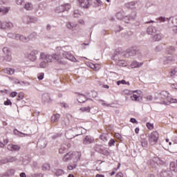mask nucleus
Listing matches in <instances>:
<instances>
[{"mask_svg": "<svg viewBox=\"0 0 177 177\" xmlns=\"http://www.w3.org/2000/svg\"><path fill=\"white\" fill-rule=\"evenodd\" d=\"M148 142L150 146H156L158 143V139H160V134L157 131H152L148 134Z\"/></svg>", "mask_w": 177, "mask_h": 177, "instance_id": "obj_1", "label": "nucleus"}, {"mask_svg": "<svg viewBox=\"0 0 177 177\" xmlns=\"http://www.w3.org/2000/svg\"><path fill=\"white\" fill-rule=\"evenodd\" d=\"M81 158V152H68L62 158V161L64 162H67V161H70V160H76L78 161Z\"/></svg>", "mask_w": 177, "mask_h": 177, "instance_id": "obj_2", "label": "nucleus"}, {"mask_svg": "<svg viewBox=\"0 0 177 177\" xmlns=\"http://www.w3.org/2000/svg\"><path fill=\"white\" fill-rule=\"evenodd\" d=\"M168 92L163 91H161L159 96L161 99H162V102H161L162 104H171V103H176V100H174V99H168ZM167 99V100H169V102L165 101V100Z\"/></svg>", "mask_w": 177, "mask_h": 177, "instance_id": "obj_3", "label": "nucleus"}, {"mask_svg": "<svg viewBox=\"0 0 177 177\" xmlns=\"http://www.w3.org/2000/svg\"><path fill=\"white\" fill-rule=\"evenodd\" d=\"M37 37V33L33 32L30 35L29 37H26L24 35H15V39H19L20 41H22L23 42H28L30 39H32L33 38H35Z\"/></svg>", "mask_w": 177, "mask_h": 177, "instance_id": "obj_4", "label": "nucleus"}, {"mask_svg": "<svg viewBox=\"0 0 177 177\" xmlns=\"http://www.w3.org/2000/svg\"><path fill=\"white\" fill-rule=\"evenodd\" d=\"M70 9H71V5L69 3H65L57 7L55 10V12L57 13H62V12L70 10Z\"/></svg>", "mask_w": 177, "mask_h": 177, "instance_id": "obj_5", "label": "nucleus"}, {"mask_svg": "<svg viewBox=\"0 0 177 177\" xmlns=\"http://www.w3.org/2000/svg\"><path fill=\"white\" fill-rule=\"evenodd\" d=\"M62 55L63 56V59H67L68 60H70L71 62H77V59L74 55H72L71 53H68L67 51H62Z\"/></svg>", "mask_w": 177, "mask_h": 177, "instance_id": "obj_6", "label": "nucleus"}, {"mask_svg": "<svg viewBox=\"0 0 177 177\" xmlns=\"http://www.w3.org/2000/svg\"><path fill=\"white\" fill-rule=\"evenodd\" d=\"M133 93H136L137 95H142V91L137 90V91H131L129 89H124L122 92V95L124 96L127 95L129 96V95H132Z\"/></svg>", "mask_w": 177, "mask_h": 177, "instance_id": "obj_7", "label": "nucleus"}, {"mask_svg": "<svg viewBox=\"0 0 177 177\" xmlns=\"http://www.w3.org/2000/svg\"><path fill=\"white\" fill-rule=\"evenodd\" d=\"M40 57L41 60H45L46 63H50L53 59H54L53 55H46L44 53H41Z\"/></svg>", "mask_w": 177, "mask_h": 177, "instance_id": "obj_8", "label": "nucleus"}, {"mask_svg": "<svg viewBox=\"0 0 177 177\" xmlns=\"http://www.w3.org/2000/svg\"><path fill=\"white\" fill-rule=\"evenodd\" d=\"M63 53V50H60L59 53H56L53 57L54 59L57 60V62H59V63H62V61L63 60V55H62Z\"/></svg>", "mask_w": 177, "mask_h": 177, "instance_id": "obj_9", "label": "nucleus"}, {"mask_svg": "<svg viewBox=\"0 0 177 177\" xmlns=\"http://www.w3.org/2000/svg\"><path fill=\"white\" fill-rule=\"evenodd\" d=\"M37 55H38L37 50H32L28 55V59H30L31 62H35V60H37Z\"/></svg>", "mask_w": 177, "mask_h": 177, "instance_id": "obj_10", "label": "nucleus"}, {"mask_svg": "<svg viewBox=\"0 0 177 177\" xmlns=\"http://www.w3.org/2000/svg\"><path fill=\"white\" fill-rule=\"evenodd\" d=\"M14 161H16V157H8L6 159H3L0 161L1 165L3 164H8V162H13Z\"/></svg>", "mask_w": 177, "mask_h": 177, "instance_id": "obj_11", "label": "nucleus"}, {"mask_svg": "<svg viewBox=\"0 0 177 177\" xmlns=\"http://www.w3.org/2000/svg\"><path fill=\"white\" fill-rule=\"evenodd\" d=\"M77 1L81 8H89V0H78Z\"/></svg>", "mask_w": 177, "mask_h": 177, "instance_id": "obj_12", "label": "nucleus"}, {"mask_svg": "<svg viewBox=\"0 0 177 177\" xmlns=\"http://www.w3.org/2000/svg\"><path fill=\"white\" fill-rule=\"evenodd\" d=\"M3 73L8 74V75H13V74H15V68H5L3 69Z\"/></svg>", "mask_w": 177, "mask_h": 177, "instance_id": "obj_13", "label": "nucleus"}, {"mask_svg": "<svg viewBox=\"0 0 177 177\" xmlns=\"http://www.w3.org/2000/svg\"><path fill=\"white\" fill-rule=\"evenodd\" d=\"M8 149L10 150L11 151H17L20 150V147L16 145H8Z\"/></svg>", "mask_w": 177, "mask_h": 177, "instance_id": "obj_14", "label": "nucleus"}, {"mask_svg": "<svg viewBox=\"0 0 177 177\" xmlns=\"http://www.w3.org/2000/svg\"><path fill=\"white\" fill-rule=\"evenodd\" d=\"M93 142H95V140L93 138L88 136H86V138L83 140L84 145H89L91 143H93Z\"/></svg>", "mask_w": 177, "mask_h": 177, "instance_id": "obj_15", "label": "nucleus"}, {"mask_svg": "<svg viewBox=\"0 0 177 177\" xmlns=\"http://www.w3.org/2000/svg\"><path fill=\"white\" fill-rule=\"evenodd\" d=\"M77 102H79V103H84V102H86V97L82 94H80L77 96Z\"/></svg>", "mask_w": 177, "mask_h": 177, "instance_id": "obj_16", "label": "nucleus"}, {"mask_svg": "<svg viewBox=\"0 0 177 177\" xmlns=\"http://www.w3.org/2000/svg\"><path fill=\"white\" fill-rule=\"evenodd\" d=\"M142 65L143 63H139L136 61H134L131 63V66L132 67V68H138L139 67H142Z\"/></svg>", "mask_w": 177, "mask_h": 177, "instance_id": "obj_17", "label": "nucleus"}, {"mask_svg": "<svg viewBox=\"0 0 177 177\" xmlns=\"http://www.w3.org/2000/svg\"><path fill=\"white\" fill-rule=\"evenodd\" d=\"M59 120H60V115L59 114H54L52 117H51V122H57L59 121Z\"/></svg>", "mask_w": 177, "mask_h": 177, "instance_id": "obj_18", "label": "nucleus"}, {"mask_svg": "<svg viewBox=\"0 0 177 177\" xmlns=\"http://www.w3.org/2000/svg\"><path fill=\"white\" fill-rule=\"evenodd\" d=\"M127 53L125 55L126 57H129V56H134V55H136V50H135V49H132L131 50H128L127 51Z\"/></svg>", "mask_w": 177, "mask_h": 177, "instance_id": "obj_19", "label": "nucleus"}, {"mask_svg": "<svg viewBox=\"0 0 177 177\" xmlns=\"http://www.w3.org/2000/svg\"><path fill=\"white\" fill-rule=\"evenodd\" d=\"M140 95L141 94H138V95L133 94V95H131L130 97V98L131 99V100H133V102H138V101H139V99L140 97Z\"/></svg>", "mask_w": 177, "mask_h": 177, "instance_id": "obj_20", "label": "nucleus"}, {"mask_svg": "<svg viewBox=\"0 0 177 177\" xmlns=\"http://www.w3.org/2000/svg\"><path fill=\"white\" fill-rule=\"evenodd\" d=\"M91 68L94 70V71H97L98 70H100V65L99 64H92Z\"/></svg>", "mask_w": 177, "mask_h": 177, "instance_id": "obj_21", "label": "nucleus"}, {"mask_svg": "<svg viewBox=\"0 0 177 177\" xmlns=\"http://www.w3.org/2000/svg\"><path fill=\"white\" fill-rule=\"evenodd\" d=\"M25 9H26V10H32V4L30 3H27L25 4Z\"/></svg>", "mask_w": 177, "mask_h": 177, "instance_id": "obj_22", "label": "nucleus"}, {"mask_svg": "<svg viewBox=\"0 0 177 177\" xmlns=\"http://www.w3.org/2000/svg\"><path fill=\"white\" fill-rule=\"evenodd\" d=\"M64 174V171L62 169H57L55 171V175L57 176H61V175H63Z\"/></svg>", "mask_w": 177, "mask_h": 177, "instance_id": "obj_23", "label": "nucleus"}, {"mask_svg": "<svg viewBox=\"0 0 177 177\" xmlns=\"http://www.w3.org/2000/svg\"><path fill=\"white\" fill-rule=\"evenodd\" d=\"M9 12V8H0V13H3V15H6Z\"/></svg>", "mask_w": 177, "mask_h": 177, "instance_id": "obj_24", "label": "nucleus"}, {"mask_svg": "<svg viewBox=\"0 0 177 177\" xmlns=\"http://www.w3.org/2000/svg\"><path fill=\"white\" fill-rule=\"evenodd\" d=\"M171 171H174V172L177 171L176 167H175V162H172L170 164Z\"/></svg>", "mask_w": 177, "mask_h": 177, "instance_id": "obj_25", "label": "nucleus"}, {"mask_svg": "<svg viewBox=\"0 0 177 177\" xmlns=\"http://www.w3.org/2000/svg\"><path fill=\"white\" fill-rule=\"evenodd\" d=\"M81 111H87V113H89L91 111V107L89 106H86V107H82L80 108Z\"/></svg>", "mask_w": 177, "mask_h": 177, "instance_id": "obj_26", "label": "nucleus"}, {"mask_svg": "<svg viewBox=\"0 0 177 177\" xmlns=\"http://www.w3.org/2000/svg\"><path fill=\"white\" fill-rule=\"evenodd\" d=\"M160 176L162 177H169V175H168V171H164L160 172Z\"/></svg>", "mask_w": 177, "mask_h": 177, "instance_id": "obj_27", "label": "nucleus"}, {"mask_svg": "<svg viewBox=\"0 0 177 177\" xmlns=\"http://www.w3.org/2000/svg\"><path fill=\"white\" fill-rule=\"evenodd\" d=\"M154 41H161V35H156L153 36Z\"/></svg>", "mask_w": 177, "mask_h": 177, "instance_id": "obj_28", "label": "nucleus"}, {"mask_svg": "<svg viewBox=\"0 0 177 177\" xmlns=\"http://www.w3.org/2000/svg\"><path fill=\"white\" fill-rule=\"evenodd\" d=\"M120 168V165L118 167V168H113L112 170V172L110 173L111 176H113V175H115V172H117L118 171V169Z\"/></svg>", "mask_w": 177, "mask_h": 177, "instance_id": "obj_29", "label": "nucleus"}, {"mask_svg": "<svg viewBox=\"0 0 177 177\" xmlns=\"http://www.w3.org/2000/svg\"><path fill=\"white\" fill-rule=\"evenodd\" d=\"M141 145L142 147H147V146L149 145L147 140H143L141 142Z\"/></svg>", "mask_w": 177, "mask_h": 177, "instance_id": "obj_30", "label": "nucleus"}, {"mask_svg": "<svg viewBox=\"0 0 177 177\" xmlns=\"http://www.w3.org/2000/svg\"><path fill=\"white\" fill-rule=\"evenodd\" d=\"M147 127L148 128V129H150V130L153 129L154 124H151L150 122H147Z\"/></svg>", "mask_w": 177, "mask_h": 177, "instance_id": "obj_31", "label": "nucleus"}, {"mask_svg": "<svg viewBox=\"0 0 177 177\" xmlns=\"http://www.w3.org/2000/svg\"><path fill=\"white\" fill-rule=\"evenodd\" d=\"M48 62H46L45 60H43V62H41L40 64V67L41 68H45V67H46V64Z\"/></svg>", "mask_w": 177, "mask_h": 177, "instance_id": "obj_32", "label": "nucleus"}, {"mask_svg": "<svg viewBox=\"0 0 177 177\" xmlns=\"http://www.w3.org/2000/svg\"><path fill=\"white\" fill-rule=\"evenodd\" d=\"M100 139L103 140V142H107V137L104 134L101 135Z\"/></svg>", "mask_w": 177, "mask_h": 177, "instance_id": "obj_33", "label": "nucleus"}, {"mask_svg": "<svg viewBox=\"0 0 177 177\" xmlns=\"http://www.w3.org/2000/svg\"><path fill=\"white\" fill-rule=\"evenodd\" d=\"M114 143H115V140H114V139H111L109 142V146L111 147V146H114Z\"/></svg>", "mask_w": 177, "mask_h": 177, "instance_id": "obj_34", "label": "nucleus"}, {"mask_svg": "<svg viewBox=\"0 0 177 177\" xmlns=\"http://www.w3.org/2000/svg\"><path fill=\"white\" fill-rule=\"evenodd\" d=\"M66 27L67 28H69V30H73V28H74V26H73L70 22L66 24Z\"/></svg>", "mask_w": 177, "mask_h": 177, "instance_id": "obj_35", "label": "nucleus"}, {"mask_svg": "<svg viewBox=\"0 0 177 177\" xmlns=\"http://www.w3.org/2000/svg\"><path fill=\"white\" fill-rule=\"evenodd\" d=\"M4 105L12 106V102L10 101V100H7L6 101L4 102Z\"/></svg>", "mask_w": 177, "mask_h": 177, "instance_id": "obj_36", "label": "nucleus"}, {"mask_svg": "<svg viewBox=\"0 0 177 177\" xmlns=\"http://www.w3.org/2000/svg\"><path fill=\"white\" fill-rule=\"evenodd\" d=\"M44 73H39V75H38V76H37V78H38V80H44Z\"/></svg>", "mask_w": 177, "mask_h": 177, "instance_id": "obj_37", "label": "nucleus"}, {"mask_svg": "<svg viewBox=\"0 0 177 177\" xmlns=\"http://www.w3.org/2000/svg\"><path fill=\"white\" fill-rule=\"evenodd\" d=\"M10 96L11 97H16V96H17V92L16 91H13L10 93Z\"/></svg>", "mask_w": 177, "mask_h": 177, "instance_id": "obj_38", "label": "nucleus"}, {"mask_svg": "<svg viewBox=\"0 0 177 177\" xmlns=\"http://www.w3.org/2000/svg\"><path fill=\"white\" fill-rule=\"evenodd\" d=\"M148 34H153V28L152 27H149L147 30Z\"/></svg>", "mask_w": 177, "mask_h": 177, "instance_id": "obj_39", "label": "nucleus"}, {"mask_svg": "<svg viewBox=\"0 0 177 177\" xmlns=\"http://www.w3.org/2000/svg\"><path fill=\"white\" fill-rule=\"evenodd\" d=\"M145 99H147V100L151 101L153 100V96H151V95H148L145 97Z\"/></svg>", "mask_w": 177, "mask_h": 177, "instance_id": "obj_40", "label": "nucleus"}, {"mask_svg": "<svg viewBox=\"0 0 177 177\" xmlns=\"http://www.w3.org/2000/svg\"><path fill=\"white\" fill-rule=\"evenodd\" d=\"M49 168H50V166H49V165H46V167L45 165L42 167L43 171H46V169H49Z\"/></svg>", "mask_w": 177, "mask_h": 177, "instance_id": "obj_41", "label": "nucleus"}, {"mask_svg": "<svg viewBox=\"0 0 177 177\" xmlns=\"http://www.w3.org/2000/svg\"><path fill=\"white\" fill-rule=\"evenodd\" d=\"M74 168H75V165H68V169H69V171H73V169H74Z\"/></svg>", "mask_w": 177, "mask_h": 177, "instance_id": "obj_42", "label": "nucleus"}, {"mask_svg": "<svg viewBox=\"0 0 177 177\" xmlns=\"http://www.w3.org/2000/svg\"><path fill=\"white\" fill-rule=\"evenodd\" d=\"M78 16H80V12L78 10H75L74 11V17H78Z\"/></svg>", "mask_w": 177, "mask_h": 177, "instance_id": "obj_43", "label": "nucleus"}, {"mask_svg": "<svg viewBox=\"0 0 177 177\" xmlns=\"http://www.w3.org/2000/svg\"><path fill=\"white\" fill-rule=\"evenodd\" d=\"M115 138H116V139H121V138H122L121 134L116 133L115 134Z\"/></svg>", "mask_w": 177, "mask_h": 177, "instance_id": "obj_44", "label": "nucleus"}, {"mask_svg": "<svg viewBox=\"0 0 177 177\" xmlns=\"http://www.w3.org/2000/svg\"><path fill=\"white\" fill-rule=\"evenodd\" d=\"M33 177H44V174H35L33 175Z\"/></svg>", "mask_w": 177, "mask_h": 177, "instance_id": "obj_45", "label": "nucleus"}, {"mask_svg": "<svg viewBox=\"0 0 177 177\" xmlns=\"http://www.w3.org/2000/svg\"><path fill=\"white\" fill-rule=\"evenodd\" d=\"M115 177H124V174H122V172H118Z\"/></svg>", "mask_w": 177, "mask_h": 177, "instance_id": "obj_46", "label": "nucleus"}, {"mask_svg": "<svg viewBox=\"0 0 177 177\" xmlns=\"http://www.w3.org/2000/svg\"><path fill=\"white\" fill-rule=\"evenodd\" d=\"M130 121L133 123V124H138V122L136 120V119L132 118H131Z\"/></svg>", "mask_w": 177, "mask_h": 177, "instance_id": "obj_47", "label": "nucleus"}, {"mask_svg": "<svg viewBox=\"0 0 177 177\" xmlns=\"http://www.w3.org/2000/svg\"><path fill=\"white\" fill-rule=\"evenodd\" d=\"M18 97H19V99H20V100L23 99V97H24V94H23V93H19Z\"/></svg>", "mask_w": 177, "mask_h": 177, "instance_id": "obj_48", "label": "nucleus"}, {"mask_svg": "<svg viewBox=\"0 0 177 177\" xmlns=\"http://www.w3.org/2000/svg\"><path fill=\"white\" fill-rule=\"evenodd\" d=\"M9 172H10V174H8V175H15V169H11Z\"/></svg>", "mask_w": 177, "mask_h": 177, "instance_id": "obj_49", "label": "nucleus"}, {"mask_svg": "<svg viewBox=\"0 0 177 177\" xmlns=\"http://www.w3.org/2000/svg\"><path fill=\"white\" fill-rule=\"evenodd\" d=\"M17 5H21L23 3V0H17Z\"/></svg>", "mask_w": 177, "mask_h": 177, "instance_id": "obj_50", "label": "nucleus"}, {"mask_svg": "<svg viewBox=\"0 0 177 177\" xmlns=\"http://www.w3.org/2000/svg\"><path fill=\"white\" fill-rule=\"evenodd\" d=\"M176 73V70L174 69L173 71H171V75H175V74Z\"/></svg>", "mask_w": 177, "mask_h": 177, "instance_id": "obj_51", "label": "nucleus"}, {"mask_svg": "<svg viewBox=\"0 0 177 177\" xmlns=\"http://www.w3.org/2000/svg\"><path fill=\"white\" fill-rule=\"evenodd\" d=\"M121 84H122L123 85H125L127 84H128L125 80H120Z\"/></svg>", "mask_w": 177, "mask_h": 177, "instance_id": "obj_52", "label": "nucleus"}, {"mask_svg": "<svg viewBox=\"0 0 177 177\" xmlns=\"http://www.w3.org/2000/svg\"><path fill=\"white\" fill-rule=\"evenodd\" d=\"M20 177H27V176H26V173H21Z\"/></svg>", "mask_w": 177, "mask_h": 177, "instance_id": "obj_53", "label": "nucleus"}, {"mask_svg": "<svg viewBox=\"0 0 177 177\" xmlns=\"http://www.w3.org/2000/svg\"><path fill=\"white\" fill-rule=\"evenodd\" d=\"M4 143H5L6 145H8V143H9V140H8V138H6V139L4 140Z\"/></svg>", "mask_w": 177, "mask_h": 177, "instance_id": "obj_54", "label": "nucleus"}, {"mask_svg": "<svg viewBox=\"0 0 177 177\" xmlns=\"http://www.w3.org/2000/svg\"><path fill=\"white\" fill-rule=\"evenodd\" d=\"M95 177H104V175L103 174H97Z\"/></svg>", "mask_w": 177, "mask_h": 177, "instance_id": "obj_55", "label": "nucleus"}, {"mask_svg": "<svg viewBox=\"0 0 177 177\" xmlns=\"http://www.w3.org/2000/svg\"><path fill=\"white\" fill-rule=\"evenodd\" d=\"M139 131H140V130H139V128L137 127V128H136V129H135V133H139Z\"/></svg>", "mask_w": 177, "mask_h": 177, "instance_id": "obj_56", "label": "nucleus"}, {"mask_svg": "<svg viewBox=\"0 0 177 177\" xmlns=\"http://www.w3.org/2000/svg\"><path fill=\"white\" fill-rule=\"evenodd\" d=\"M64 149L62 148L59 149V152L60 154H63Z\"/></svg>", "mask_w": 177, "mask_h": 177, "instance_id": "obj_57", "label": "nucleus"}, {"mask_svg": "<svg viewBox=\"0 0 177 177\" xmlns=\"http://www.w3.org/2000/svg\"><path fill=\"white\" fill-rule=\"evenodd\" d=\"M159 20H160V21H165V18H164V17H160V18L159 19Z\"/></svg>", "mask_w": 177, "mask_h": 177, "instance_id": "obj_58", "label": "nucleus"}, {"mask_svg": "<svg viewBox=\"0 0 177 177\" xmlns=\"http://www.w3.org/2000/svg\"><path fill=\"white\" fill-rule=\"evenodd\" d=\"M103 87L106 88V89H109V88H110V86L106 84V85H104Z\"/></svg>", "mask_w": 177, "mask_h": 177, "instance_id": "obj_59", "label": "nucleus"}, {"mask_svg": "<svg viewBox=\"0 0 177 177\" xmlns=\"http://www.w3.org/2000/svg\"><path fill=\"white\" fill-rule=\"evenodd\" d=\"M79 23L80 24H84V20L82 19L79 20Z\"/></svg>", "mask_w": 177, "mask_h": 177, "instance_id": "obj_60", "label": "nucleus"}, {"mask_svg": "<svg viewBox=\"0 0 177 177\" xmlns=\"http://www.w3.org/2000/svg\"><path fill=\"white\" fill-rule=\"evenodd\" d=\"M0 147H5V145L0 142Z\"/></svg>", "mask_w": 177, "mask_h": 177, "instance_id": "obj_61", "label": "nucleus"}, {"mask_svg": "<svg viewBox=\"0 0 177 177\" xmlns=\"http://www.w3.org/2000/svg\"><path fill=\"white\" fill-rule=\"evenodd\" d=\"M46 30H50V25H47Z\"/></svg>", "mask_w": 177, "mask_h": 177, "instance_id": "obj_62", "label": "nucleus"}, {"mask_svg": "<svg viewBox=\"0 0 177 177\" xmlns=\"http://www.w3.org/2000/svg\"><path fill=\"white\" fill-rule=\"evenodd\" d=\"M120 84H121V80H119V81L117 82L118 85H120Z\"/></svg>", "mask_w": 177, "mask_h": 177, "instance_id": "obj_63", "label": "nucleus"}, {"mask_svg": "<svg viewBox=\"0 0 177 177\" xmlns=\"http://www.w3.org/2000/svg\"><path fill=\"white\" fill-rule=\"evenodd\" d=\"M149 177H156V176H154V174H150Z\"/></svg>", "mask_w": 177, "mask_h": 177, "instance_id": "obj_64", "label": "nucleus"}]
</instances>
